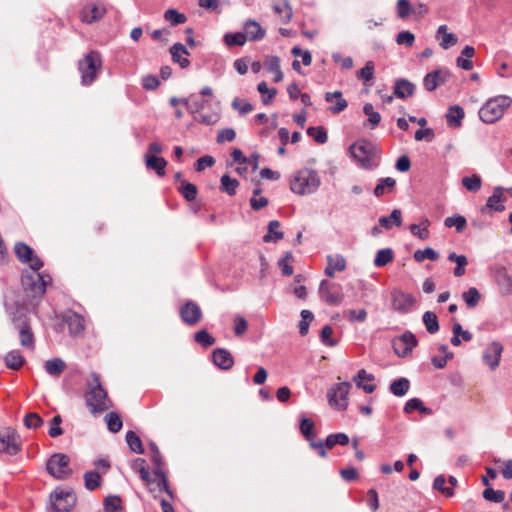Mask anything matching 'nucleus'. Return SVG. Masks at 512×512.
Listing matches in <instances>:
<instances>
[{
	"label": "nucleus",
	"mask_w": 512,
	"mask_h": 512,
	"mask_svg": "<svg viewBox=\"0 0 512 512\" xmlns=\"http://www.w3.org/2000/svg\"><path fill=\"white\" fill-rule=\"evenodd\" d=\"M89 391L85 396V403L92 414H98L108 410L112 403L108 398L107 391L100 382L97 373L91 374V381L88 383Z\"/></svg>",
	"instance_id": "nucleus-1"
},
{
	"label": "nucleus",
	"mask_w": 512,
	"mask_h": 512,
	"mask_svg": "<svg viewBox=\"0 0 512 512\" xmlns=\"http://www.w3.org/2000/svg\"><path fill=\"white\" fill-rule=\"evenodd\" d=\"M321 184V179L315 170L304 168L297 171L290 179V189L298 195L315 193Z\"/></svg>",
	"instance_id": "nucleus-2"
},
{
	"label": "nucleus",
	"mask_w": 512,
	"mask_h": 512,
	"mask_svg": "<svg viewBox=\"0 0 512 512\" xmlns=\"http://www.w3.org/2000/svg\"><path fill=\"white\" fill-rule=\"evenodd\" d=\"M512 104V98L507 95H499L489 99L479 110L480 119L487 124H492L502 118L505 110Z\"/></svg>",
	"instance_id": "nucleus-3"
},
{
	"label": "nucleus",
	"mask_w": 512,
	"mask_h": 512,
	"mask_svg": "<svg viewBox=\"0 0 512 512\" xmlns=\"http://www.w3.org/2000/svg\"><path fill=\"white\" fill-rule=\"evenodd\" d=\"M377 151L376 145L366 139H360L349 147L351 156L365 169L372 168V159Z\"/></svg>",
	"instance_id": "nucleus-4"
},
{
	"label": "nucleus",
	"mask_w": 512,
	"mask_h": 512,
	"mask_svg": "<svg viewBox=\"0 0 512 512\" xmlns=\"http://www.w3.org/2000/svg\"><path fill=\"white\" fill-rule=\"evenodd\" d=\"M79 71L81 73L82 85H91L96 77L97 72L101 69L102 61L100 54L96 51H91L79 61Z\"/></svg>",
	"instance_id": "nucleus-5"
},
{
	"label": "nucleus",
	"mask_w": 512,
	"mask_h": 512,
	"mask_svg": "<svg viewBox=\"0 0 512 512\" xmlns=\"http://www.w3.org/2000/svg\"><path fill=\"white\" fill-rule=\"evenodd\" d=\"M70 458L64 453H54L46 463L47 472L57 480L68 479L72 475L69 468Z\"/></svg>",
	"instance_id": "nucleus-6"
},
{
	"label": "nucleus",
	"mask_w": 512,
	"mask_h": 512,
	"mask_svg": "<svg viewBox=\"0 0 512 512\" xmlns=\"http://www.w3.org/2000/svg\"><path fill=\"white\" fill-rule=\"evenodd\" d=\"M351 388L352 384L350 382H340L333 385L327 392L329 405L339 411L346 410Z\"/></svg>",
	"instance_id": "nucleus-7"
},
{
	"label": "nucleus",
	"mask_w": 512,
	"mask_h": 512,
	"mask_svg": "<svg viewBox=\"0 0 512 512\" xmlns=\"http://www.w3.org/2000/svg\"><path fill=\"white\" fill-rule=\"evenodd\" d=\"M51 282L49 275L42 273L25 274L22 284L25 290H30L32 297H41L46 291V286Z\"/></svg>",
	"instance_id": "nucleus-8"
},
{
	"label": "nucleus",
	"mask_w": 512,
	"mask_h": 512,
	"mask_svg": "<svg viewBox=\"0 0 512 512\" xmlns=\"http://www.w3.org/2000/svg\"><path fill=\"white\" fill-rule=\"evenodd\" d=\"M50 498L52 509L56 512H69L76 504V496L70 490L56 488Z\"/></svg>",
	"instance_id": "nucleus-9"
},
{
	"label": "nucleus",
	"mask_w": 512,
	"mask_h": 512,
	"mask_svg": "<svg viewBox=\"0 0 512 512\" xmlns=\"http://www.w3.org/2000/svg\"><path fill=\"white\" fill-rule=\"evenodd\" d=\"M314 422L309 418H302L300 421V432L303 437L309 442L310 447L317 451L318 455L322 458L327 456V451L324 449L322 440L315 441Z\"/></svg>",
	"instance_id": "nucleus-10"
},
{
	"label": "nucleus",
	"mask_w": 512,
	"mask_h": 512,
	"mask_svg": "<svg viewBox=\"0 0 512 512\" xmlns=\"http://www.w3.org/2000/svg\"><path fill=\"white\" fill-rule=\"evenodd\" d=\"M21 449V443L17 432L8 427L0 432V452L8 455H16Z\"/></svg>",
	"instance_id": "nucleus-11"
},
{
	"label": "nucleus",
	"mask_w": 512,
	"mask_h": 512,
	"mask_svg": "<svg viewBox=\"0 0 512 512\" xmlns=\"http://www.w3.org/2000/svg\"><path fill=\"white\" fill-rule=\"evenodd\" d=\"M417 344V338L411 331H405L392 340L393 350L399 357L408 356Z\"/></svg>",
	"instance_id": "nucleus-12"
},
{
	"label": "nucleus",
	"mask_w": 512,
	"mask_h": 512,
	"mask_svg": "<svg viewBox=\"0 0 512 512\" xmlns=\"http://www.w3.org/2000/svg\"><path fill=\"white\" fill-rule=\"evenodd\" d=\"M179 313L182 321L189 326H195L202 318L201 308L192 300L185 302Z\"/></svg>",
	"instance_id": "nucleus-13"
},
{
	"label": "nucleus",
	"mask_w": 512,
	"mask_h": 512,
	"mask_svg": "<svg viewBox=\"0 0 512 512\" xmlns=\"http://www.w3.org/2000/svg\"><path fill=\"white\" fill-rule=\"evenodd\" d=\"M505 188L502 186H497L494 188L493 194L488 197L485 206L481 208L482 213H492V212H503L505 210L504 202L506 198L504 197Z\"/></svg>",
	"instance_id": "nucleus-14"
},
{
	"label": "nucleus",
	"mask_w": 512,
	"mask_h": 512,
	"mask_svg": "<svg viewBox=\"0 0 512 512\" xmlns=\"http://www.w3.org/2000/svg\"><path fill=\"white\" fill-rule=\"evenodd\" d=\"M502 352L503 345L499 341H492L485 348L482 360L492 371H494L500 364Z\"/></svg>",
	"instance_id": "nucleus-15"
},
{
	"label": "nucleus",
	"mask_w": 512,
	"mask_h": 512,
	"mask_svg": "<svg viewBox=\"0 0 512 512\" xmlns=\"http://www.w3.org/2000/svg\"><path fill=\"white\" fill-rule=\"evenodd\" d=\"M151 461L154 464L153 473L157 478V487L159 491H164L168 495L172 496V491L168 486L167 476L161 468L163 465V459L160 451H156L154 454L151 455Z\"/></svg>",
	"instance_id": "nucleus-16"
},
{
	"label": "nucleus",
	"mask_w": 512,
	"mask_h": 512,
	"mask_svg": "<svg viewBox=\"0 0 512 512\" xmlns=\"http://www.w3.org/2000/svg\"><path fill=\"white\" fill-rule=\"evenodd\" d=\"M450 72L445 69H437L427 73L423 79L424 88L432 92L448 81Z\"/></svg>",
	"instance_id": "nucleus-17"
},
{
	"label": "nucleus",
	"mask_w": 512,
	"mask_h": 512,
	"mask_svg": "<svg viewBox=\"0 0 512 512\" xmlns=\"http://www.w3.org/2000/svg\"><path fill=\"white\" fill-rule=\"evenodd\" d=\"M415 298L403 291H395L392 294V306L397 312L404 314L407 313L414 305Z\"/></svg>",
	"instance_id": "nucleus-18"
},
{
	"label": "nucleus",
	"mask_w": 512,
	"mask_h": 512,
	"mask_svg": "<svg viewBox=\"0 0 512 512\" xmlns=\"http://www.w3.org/2000/svg\"><path fill=\"white\" fill-rule=\"evenodd\" d=\"M375 377L373 374L368 373L365 369H361L353 377V382L357 388L362 389L365 393H373L376 390V385L373 383Z\"/></svg>",
	"instance_id": "nucleus-19"
},
{
	"label": "nucleus",
	"mask_w": 512,
	"mask_h": 512,
	"mask_svg": "<svg viewBox=\"0 0 512 512\" xmlns=\"http://www.w3.org/2000/svg\"><path fill=\"white\" fill-rule=\"evenodd\" d=\"M14 325L19 329L20 343L22 346L32 348L34 345V336L27 322L21 317L14 318Z\"/></svg>",
	"instance_id": "nucleus-20"
},
{
	"label": "nucleus",
	"mask_w": 512,
	"mask_h": 512,
	"mask_svg": "<svg viewBox=\"0 0 512 512\" xmlns=\"http://www.w3.org/2000/svg\"><path fill=\"white\" fill-rule=\"evenodd\" d=\"M105 13L106 9L104 7L91 3L83 7L80 13V19L85 23L91 24L100 20Z\"/></svg>",
	"instance_id": "nucleus-21"
},
{
	"label": "nucleus",
	"mask_w": 512,
	"mask_h": 512,
	"mask_svg": "<svg viewBox=\"0 0 512 512\" xmlns=\"http://www.w3.org/2000/svg\"><path fill=\"white\" fill-rule=\"evenodd\" d=\"M212 360L222 370H229L234 365L233 356L224 348H216L212 353Z\"/></svg>",
	"instance_id": "nucleus-22"
},
{
	"label": "nucleus",
	"mask_w": 512,
	"mask_h": 512,
	"mask_svg": "<svg viewBox=\"0 0 512 512\" xmlns=\"http://www.w3.org/2000/svg\"><path fill=\"white\" fill-rule=\"evenodd\" d=\"M331 284L327 280H322L319 286V292L323 300L329 305H339L344 295L341 292H331Z\"/></svg>",
	"instance_id": "nucleus-23"
},
{
	"label": "nucleus",
	"mask_w": 512,
	"mask_h": 512,
	"mask_svg": "<svg viewBox=\"0 0 512 512\" xmlns=\"http://www.w3.org/2000/svg\"><path fill=\"white\" fill-rule=\"evenodd\" d=\"M416 90V86L411 81L405 78H399L394 83V95L399 99H406L407 97L413 96Z\"/></svg>",
	"instance_id": "nucleus-24"
},
{
	"label": "nucleus",
	"mask_w": 512,
	"mask_h": 512,
	"mask_svg": "<svg viewBox=\"0 0 512 512\" xmlns=\"http://www.w3.org/2000/svg\"><path fill=\"white\" fill-rule=\"evenodd\" d=\"M209 99L203 98L200 95L191 94L188 98L182 100L191 115L201 112L208 104Z\"/></svg>",
	"instance_id": "nucleus-25"
},
{
	"label": "nucleus",
	"mask_w": 512,
	"mask_h": 512,
	"mask_svg": "<svg viewBox=\"0 0 512 512\" xmlns=\"http://www.w3.org/2000/svg\"><path fill=\"white\" fill-rule=\"evenodd\" d=\"M244 34H246V40L260 41L265 37L266 31L261 25L254 20H249L244 24Z\"/></svg>",
	"instance_id": "nucleus-26"
},
{
	"label": "nucleus",
	"mask_w": 512,
	"mask_h": 512,
	"mask_svg": "<svg viewBox=\"0 0 512 512\" xmlns=\"http://www.w3.org/2000/svg\"><path fill=\"white\" fill-rule=\"evenodd\" d=\"M64 321L68 325V329L71 335L81 334L84 329V318L78 313H70L64 317Z\"/></svg>",
	"instance_id": "nucleus-27"
},
{
	"label": "nucleus",
	"mask_w": 512,
	"mask_h": 512,
	"mask_svg": "<svg viewBox=\"0 0 512 512\" xmlns=\"http://www.w3.org/2000/svg\"><path fill=\"white\" fill-rule=\"evenodd\" d=\"M346 269V260L342 255L327 256V267L325 268V275L334 277L335 271H344Z\"/></svg>",
	"instance_id": "nucleus-28"
},
{
	"label": "nucleus",
	"mask_w": 512,
	"mask_h": 512,
	"mask_svg": "<svg viewBox=\"0 0 512 512\" xmlns=\"http://www.w3.org/2000/svg\"><path fill=\"white\" fill-rule=\"evenodd\" d=\"M170 53L172 56L173 62L179 64L181 68H187L190 65V61L186 57H182V54L189 55L190 53L186 49V47L182 43H175L170 48Z\"/></svg>",
	"instance_id": "nucleus-29"
},
{
	"label": "nucleus",
	"mask_w": 512,
	"mask_h": 512,
	"mask_svg": "<svg viewBox=\"0 0 512 512\" xmlns=\"http://www.w3.org/2000/svg\"><path fill=\"white\" fill-rule=\"evenodd\" d=\"M145 163L148 169L154 170L160 177L165 175V168L167 161L163 157H157L155 155L145 154Z\"/></svg>",
	"instance_id": "nucleus-30"
},
{
	"label": "nucleus",
	"mask_w": 512,
	"mask_h": 512,
	"mask_svg": "<svg viewBox=\"0 0 512 512\" xmlns=\"http://www.w3.org/2000/svg\"><path fill=\"white\" fill-rule=\"evenodd\" d=\"M324 98L326 102H332L334 98H337L335 105L329 108L332 114H339L348 107V102L342 98V92L339 90L327 92Z\"/></svg>",
	"instance_id": "nucleus-31"
},
{
	"label": "nucleus",
	"mask_w": 512,
	"mask_h": 512,
	"mask_svg": "<svg viewBox=\"0 0 512 512\" xmlns=\"http://www.w3.org/2000/svg\"><path fill=\"white\" fill-rule=\"evenodd\" d=\"M465 116V112L462 107L458 105L450 106L445 117L449 127L457 128L461 126V121Z\"/></svg>",
	"instance_id": "nucleus-32"
},
{
	"label": "nucleus",
	"mask_w": 512,
	"mask_h": 512,
	"mask_svg": "<svg viewBox=\"0 0 512 512\" xmlns=\"http://www.w3.org/2000/svg\"><path fill=\"white\" fill-rule=\"evenodd\" d=\"M380 227L387 230L393 226L400 227L402 225V212L400 209H394L389 216H382L378 220Z\"/></svg>",
	"instance_id": "nucleus-33"
},
{
	"label": "nucleus",
	"mask_w": 512,
	"mask_h": 512,
	"mask_svg": "<svg viewBox=\"0 0 512 512\" xmlns=\"http://www.w3.org/2000/svg\"><path fill=\"white\" fill-rule=\"evenodd\" d=\"M396 187V180L392 177H385L378 180L375 188L374 195L376 197H382L386 193H392Z\"/></svg>",
	"instance_id": "nucleus-34"
},
{
	"label": "nucleus",
	"mask_w": 512,
	"mask_h": 512,
	"mask_svg": "<svg viewBox=\"0 0 512 512\" xmlns=\"http://www.w3.org/2000/svg\"><path fill=\"white\" fill-rule=\"evenodd\" d=\"M44 368L50 376L59 377L66 369V363L61 358H53L45 362Z\"/></svg>",
	"instance_id": "nucleus-35"
},
{
	"label": "nucleus",
	"mask_w": 512,
	"mask_h": 512,
	"mask_svg": "<svg viewBox=\"0 0 512 512\" xmlns=\"http://www.w3.org/2000/svg\"><path fill=\"white\" fill-rule=\"evenodd\" d=\"M494 278L500 288L508 294L511 291L512 277L507 273L504 267L495 270Z\"/></svg>",
	"instance_id": "nucleus-36"
},
{
	"label": "nucleus",
	"mask_w": 512,
	"mask_h": 512,
	"mask_svg": "<svg viewBox=\"0 0 512 512\" xmlns=\"http://www.w3.org/2000/svg\"><path fill=\"white\" fill-rule=\"evenodd\" d=\"M410 388V381L405 377H400L394 380L390 386L389 391L391 394L397 397H403L407 394Z\"/></svg>",
	"instance_id": "nucleus-37"
},
{
	"label": "nucleus",
	"mask_w": 512,
	"mask_h": 512,
	"mask_svg": "<svg viewBox=\"0 0 512 512\" xmlns=\"http://www.w3.org/2000/svg\"><path fill=\"white\" fill-rule=\"evenodd\" d=\"M403 410L406 414H410V413L414 412L415 410H417L420 413L425 414V415H431L433 413L432 409L424 406L422 400L419 398L409 399L405 403Z\"/></svg>",
	"instance_id": "nucleus-38"
},
{
	"label": "nucleus",
	"mask_w": 512,
	"mask_h": 512,
	"mask_svg": "<svg viewBox=\"0 0 512 512\" xmlns=\"http://www.w3.org/2000/svg\"><path fill=\"white\" fill-rule=\"evenodd\" d=\"M448 260L456 263V267L453 270L454 276L461 277L465 274V267L468 264V260L465 255H458L455 252H451L448 255Z\"/></svg>",
	"instance_id": "nucleus-39"
},
{
	"label": "nucleus",
	"mask_w": 512,
	"mask_h": 512,
	"mask_svg": "<svg viewBox=\"0 0 512 512\" xmlns=\"http://www.w3.org/2000/svg\"><path fill=\"white\" fill-rule=\"evenodd\" d=\"M280 222L278 220H271L268 223V233L263 236V241L268 242H277L283 239L284 234L282 231H279Z\"/></svg>",
	"instance_id": "nucleus-40"
},
{
	"label": "nucleus",
	"mask_w": 512,
	"mask_h": 512,
	"mask_svg": "<svg viewBox=\"0 0 512 512\" xmlns=\"http://www.w3.org/2000/svg\"><path fill=\"white\" fill-rule=\"evenodd\" d=\"M447 29V25H440L437 30V34L441 35L440 46L443 49L450 48L451 46L455 45L458 41L457 36L453 33H448Z\"/></svg>",
	"instance_id": "nucleus-41"
},
{
	"label": "nucleus",
	"mask_w": 512,
	"mask_h": 512,
	"mask_svg": "<svg viewBox=\"0 0 512 512\" xmlns=\"http://www.w3.org/2000/svg\"><path fill=\"white\" fill-rule=\"evenodd\" d=\"M349 437L347 434L345 433H335V434H330L327 436V438L325 439V441H323L324 443V449H332L335 445L339 444L341 446H345V445H348L349 444Z\"/></svg>",
	"instance_id": "nucleus-42"
},
{
	"label": "nucleus",
	"mask_w": 512,
	"mask_h": 512,
	"mask_svg": "<svg viewBox=\"0 0 512 512\" xmlns=\"http://www.w3.org/2000/svg\"><path fill=\"white\" fill-rule=\"evenodd\" d=\"M394 259V251L391 248H384L377 251L373 264L376 267H384Z\"/></svg>",
	"instance_id": "nucleus-43"
},
{
	"label": "nucleus",
	"mask_w": 512,
	"mask_h": 512,
	"mask_svg": "<svg viewBox=\"0 0 512 512\" xmlns=\"http://www.w3.org/2000/svg\"><path fill=\"white\" fill-rule=\"evenodd\" d=\"M220 182V190L222 192L227 193L229 196L236 194L237 187L239 186L237 179L231 178L228 174H224L221 177Z\"/></svg>",
	"instance_id": "nucleus-44"
},
{
	"label": "nucleus",
	"mask_w": 512,
	"mask_h": 512,
	"mask_svg": "<svg viewBox=\"0 0 512 512\" xmlns=\"http://www.w3.org/2000/svg\"><path fill=\"white\" fill-rule=\"evenodd\" d=\"M15 254L19 261L22 263H28L31 257L34 255L33 249L23 242H18L14 247Z\"/></svg>",
	"instance_id": "nucleus-45"
},
{
	"label": "nucleus",
	"mask_w": 512,
	"mask_h": 512,
	"mask_svg": "<svg viewBox=\"0 0 512 512\" xmlns=\"http://www.w3.org/2000/svg\"><path fill=\"white\" fill-rule=\"evenodd\" d=\"M426 330L430 334H435L439 331V322L437 315L432 311H426L422 317Z\"/></svg>",
	"instance_id": "nucleus-46"
},
{
	"label": "nucleus",
	"mask_w": 512,
	"mask_h": 512,
	"mask_svg": "<svg viewBox=\"0 0 512 512\" xmlns=\"http://www.w3.org/2000/svg\"><path fill=\"white\" fill-rule=\"evenodd\" d=\"M163 17L165 21L169 22L173 27L180 24H184L187 21V17L185 14L180 13L173 8L166 10L164 12Z\"/></svg>",
	"instance_id": "nucleus-47"
},
{
	"label": "nucleus",
	"mask_w": 512,
	"mask_h": 512,
	"mask_svg": "<svg viewBox=\"0 0 512 512\" xmlns=\"http://www.w3.org/2000/svg\"><path fill=\"white\" fill-rule=\"evenodd\" d=\"M126 442L129 446V448L137 453V454H143L144 448L142 444L141 438L133 431H128L126 433Z\"/></svg>",
	"instance_id": "nucleus-48"
},
{
	"label": "nucleus",
	"mask_w": 512,
	"mask_h": 512,
	"mask_svg": "<svg viewBox=\"0 0 512 512\" xmlns=\"http://www.w3.org/2000/svg\"><path fill=\"white\" fill-rule=\"evenodd\" d=\"M421 224L424 225L423 228H421V225L419 224H411L409 226V230L414 236L418 237L419 239L426 240L429 237L428 227L430 225V222L427 218H425L423 219Z\"/></svg>",
	"instance_id": "nucleus-49"
},
{
	"label": "nucleus",
	"mask_w": 512,
	"mask_h": 512,
	"mask_svg": "<svg viewBox=\"0 0 512 512\" xmlns=\"http://www.w3.org/2000/svg\"><path fill=\"white\" fill-rule=\"evenodd\" d=\"M179 192L183 195V197L191 202L196 199L198 189L196 185L187 182L185 180L181 181V186L179 187Z\"/></svg>",
	"instance_id": "nucleus-50"
},
{
	"label": "nucleus",
	"mask_w": 512,
	"mask_h": 512,
	"mask_svg": "<svg viewBox=\"0 0 512 512\" xmlns=\"http://www.w3.org/2000/svg\"><path fill=\"white\" fill-rule=\"evenodd\" d=\"M4 360L6 366L14 370L19 369L24 363L23 356L20 355V353L17 351H10L9 353H7Z\"/></svg>",
	"instance_id": "nucleus-51"
},
{
	"label": "nucleus",
	"mask_w": 512,
	"mask_h": 512,
	"mask_svg": "<svg viewBox=\"0 0 512 512\" xmlns=\"http://www.w3.org/2000/svg\"><path fill=\"white\" fill-rule=\"evenodd\" d=\"M109 431L117 433L122 429L123 423L118 413L109 412L105 416Z\"/></svg>",
	"instance_id": "nucleus-52"
},
{
	"label": "nucleus",
	"mask_w": 512,
	"mask_h": 512,
	"mask_svg": "<svg viewBox=\"0 0 512 512\" xmlns=\"http://www.w3.org/2000/svg\"><path fill=\"white\" fill-rule=\"evenodd\" d=\"M444 224L448 228L455 227L456 231L461 233L465 229L467 221L464 216L453 215L451 217H447L444 221Z\"/></svg>",
	"instance_id": "nucleus-53"
},
{
	"label": "nucleus",
	"mask_w": 512,
	"mask_h": 512,
	"mask_svg": "<svg viewBox=\"0 0 512 512\" xmlns=\"http://www.w3.org/2000/svg\"><path fill=\"white\" fill-rule=\"evenodd\" d=\"M307 134L318 144H324L328 140L327 131L323 126L309 127Z\"/></svg>",
	"instance_id": "nucleus-54"
},
{
	"label": "nucleus",
	"mask_w": 512,
	"mask_h": 512,
	"mask_svg": "<svg viewBox=\"0 0 512 512\" xmlns=\"http://www.w3.org/2000/svg\"><path fill=\"white\" fill-rule=\"evenodd\" d=\"M413 257L417 262H422L425 259L437 261L439 259V253L436 252L433 248L427 247L424 250L415 251Z\"/></svg>",
	"instance_id": "nucleus-55"
},
{
	"label": "nucleus",
	"mask_w": 512,
	"mask_h": 512,
	"mask_svg": "<svg viewBox=\"0 0 512 512\" xmlns=\"http://www.w3.org/2000/svg\"><path fill=\"white\" fill-rule=\"evenodd\" d=\"M133 469L139 473L140 478L148 485L153 482L148 469L145 467L144 459L137 458L133 463Z\"/></svg>",
	"instance_id": "nucleus-56"
},
{
	"label": "nucleus",
	"mask_w": 512,
	"mask_h": 512,
	"mask_svg": "<svg viewBox=\"0 0 512 512\" xmlns=\"http://www.w3.org/2000/svg\"><path fill=\"white\" fill-rule=\"evenodd\" d=\"M246 41V34L244 32L226 33L224 35V42L227 46H243Z\"/></svg>",
	"instance_id": "nucleus-57"
},
{
	"label": "nucleus",
	"mask_w": 512,
	"mask_h": 512,
	"mask_svg": "<svg viewBox=\"0 0 512 512\" xmlns=\"http://www.w3.org/2000/svg\"><path fill=\"white\" fill-rule=\"evenodd\" d=\"M462 185L471 192H478L481 189L482 181L480 176L474 174L462 179Z\"/></svg>",
	"instance_id": "nucleus-58"
},
{
	"label": "nucleus",
	"mask_w": 512,
	"mask_h": 512,
	"mask_svg": "<svg viewBox=\"0 0 512 512\" xmlns=\"http://www.w3.org/2000/svg\"><path fill=\"white\" fill-rule=\"evenodd\" d=\"M483 498L493 503H501L505 499V492L503 490H494L492 487H487L483 491Z\"/></svg>",
	"instance_id": "nucleus-59"
},
{
	"label": "nucleus",
	"mask_w": 512,
	"mask_h": 512,
	"mask_svg": "<svg viewBox=\"0 0 512 512\" xmlns=\"http://www.w3.org/2000/svg\"><path fill=\"white\" fill-rule=\"evenodd\" d=\"M192 116H193L195 121H197L198 123H201L203 125H206V126L214 125L220 119L219 114L216 113V112L209 113V114H203V113L199 112V113L194 114Z\"/></svg>",
	"instance_id": "nucleus-60"
},
{
	"label": "nucleus",
	"mask_w": 512,
	"mask_h": 512,
	"mask_svg": "<svg viewBox=\"0 0 512 512\" xmlns=\"http://www.w3.org/2000/svg\"><path fill=\"white\" fill-rule=\"evenodd\" d=\"M301 321L299 322V333L301 336H305L309 331V325L314 319V315L309 310H302L301 311Z\"/></svg>",
	"instance_id": "nucleus-61"
},
{
	"label": "nucleus",
	"mask_w": 512,
	"mask_h": 512,
	"mask_svg": "<svg viewBox=\"0 0 512 512\" xmlns=\"http://www.w3.org/2000/svg\"><path fill=\"white\" fill-rule=\"evenodd\" d=\"M24 425L28 429H38L43 425V419L38 413L31 412L25 415L23 419Z\"/></svg>",
	"instance_id": "nucleus-62"
},
{
	"label": "nucleus",
	"mask_w": 512,
	"mask_h": 512,
	"mask_svg": "<svg viewBox=\"0 0 512 512\" xmlns=\"http://www.w3.org/2000/svg\"><path fill=\"white\" fill-rule=\"evenodd\" d=\"M194 339L203 347H210L215 344L216 339L208 333L206 329H202L195 333Z\"/></svg>",
	"instance_id": "nucleus-63"
},
{
	"label": "nucleus",
	"mask_w": 512,
	"mask_h": 512,
	"mask_svg": "<svg viewBox=\"0 0 512 512\" xmlns=\"http://www.w3.org/2000/svg\"><path fill=\"white\" fill-rule=\"evenodd\" d=\"M104 512H116L121 510V498L117 495H111L104 500Z\"/></svg>",
	"instance_id": "nucleus-64"
}]
</instances>
